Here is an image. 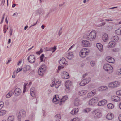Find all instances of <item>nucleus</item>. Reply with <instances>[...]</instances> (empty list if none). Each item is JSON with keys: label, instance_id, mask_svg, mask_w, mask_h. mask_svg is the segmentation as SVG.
Wrapping results in <instances>:
<instances>
[{"label": "nucleus", "instance_id": "1", "mask_svg": "<svg viewBox=\"0 0 121 121\" xmlns=\"http://www.w3.org/2000/svg\"><path fill=\"white\" fill-rule=\"evenodd\" d=\"M96 33L95 31H92L89 33L86 38V39L91 41L94 40L96 37Z\"/></svg>", "mask_w": 121, "mask_h": 121}, {"label": "nucleus", "instance_id": "2", "mask_svg": "<svg viewBox=\"0 0 121 121\" xmlns=\"http://www.w3.org/2000/svg\"><path fill=\"white\" fill-rule=\"evenodd\" d=\"M90 51L86 48L83 49L80 51L79 55L81 57L84 58L88 55Z\"/></svg>", "mask_w": 121, "mask_h": 121}, {"label": "nucleus", "instance_id": "3", "mask_svg": "<svg viewBox=\"0 0 121 121\" xmlns=\"http://www.w3.org/2000/svg\"><path fill=\"white\" fill-rule=\"evenodd\" d=\"M103 68L105 71L109 72V73L113 71V67L109 64H104L103 66Z\"/></svg>", "mask_w": 121, "mask_h": 121}, {"label": "nucleus", "instance_id": "4", "mask_svg": "<svg viewBox=\"0 0 121 121\" xmlns=\"http://www.w3.org/2000/svg\"><path fill=\"white\" fill-rule=\"evenodd\" d=\"M91 80L90 77H88L86 79H84L82 80L80 83V85L81 86H84L89 83Z\"/></svg>", "mask_w": 121, "mask_h": 121}, {"label": "nucleus", "instance_id": "5", "mask_svg": "<svg viewBox=\"0 0 121 121\" xmlns=\"http://www.w3.org/2000/svg\"><path fill=\"white\" fill-rule=\"evenodd\" d=\"M28 61L30 63H32L35 62V56L33 55H30L27 58Z\"/></svg>", "mask_w": 121, "mask_h": 121}, {"label": "nucleus", "instance_id": "6", "mask_svg": "<svg viewBox=\"0 0 121 121\" xmlns=\"http://www.w3.org/2000/svg\"><path fill=\"white\" fill-rule=\"evenodd\" d=\"M26 115V112L23 110H20L19 113L17 115V117H22V118L25 117Z\"/></svg>", "mask_w": 121, "mask_h": 121}, {"label": "nucleus", "instance_id": "7", "mask_svg": "<svg viewBox=\"0 0 121 121\" xmlns=\"http://www.w3.org/2000/svg\"><path fill=\"white\" fill-rule=\"evenodd\" d=\"M67 61L63 57L59 61V63L61 66L66 65H67Z\"/></svg>", "mask_w": 121, "mask_h": 121}, {"label": "nucleus", "instance_id": "8", "mask_svg": "<svg viewBox=\"0 0 121 121\" xmlns=\"http://www.w3.org/2000/svg\"><path fill=\"white\" fill-rule=\"evenodd\" d=\"M120 84V82L116 81L110 83L109 85V87H117Z\"/></svg>", "mask_w": 121, "mask_h": 121}, {"label": "nucleus", "instance_id": "9", "mask_svg": "<svg viewBox=\"0 0 121 121\" xmlns=\"http://www.w3.org/2000/svg\"><path fill=\"white\" fill-rule=\"evenodd\" d=\"M21 90L18 88H17L14 91L13 94L15 96H18L21 94Z\"/></svg>", "mask_w": 121, "mask_h": 121}, {"label": "nucleus", "instance_id": "10", "mask_svg": "<svg viewBox=\"0 0 121 121\" xmlns=\"http://www.w3.org/2000/svg\"><path fill=\"white\" fill-rule=\"evenodd\" d=\"M61 76L63 79H67L69 78V76L68 73L66 72H64L61 74Z\"/></svg>", "mask_w": 121, "mask_h": 121}, {"label": "nucleus", "instance_id": "11", "mask_svg": "<svg viewBox=\"0 0 121 121\" xmlns=\"http://www.w3.org/2000/svg\"><path fill=\"white\" fill-rule=\"evenodd\" d=\"M96 92V90L94 89L93 90L88 94L87 97L89 98L91 97L95 94Z\"/></svg>", "mask_w": 121, "mask_h": 121}, {"label": "nucleus", "instance_id": "12", "mask_svg": "<svg viewBox=\"0 0 121 121\" xmlns=\"http://www.w3.org/2000/svg\"><path fill=\"white\" fill-rule=\"evenodd\" d=\"M111 100L115 102H117L120 101V98L117 96H112Z\"/></svg>", "mask_w": 121, "mask_h": 121}, {"label": "nucleus", "instance_id": "13", "mask_svg": "<svg viewBox=\"0 0 121 121\" xmlns=\"http://www.w3.org/2000/svg\"><path fill=\"white\" fill-rule=\"evenodd\" d=\"M82 45L84 47H87L90 45L89 42L86 40H83L82 41Z\"/></svg>", "mask_w": 121, "mask_h": 121}, {"label": "nucleus", "instance_id": "14", "mask_svg": "<svg viewBox=\"0 0 121 121\" xmlns=\"http://www.w3.org/2000/svg\"><path fill=\"white\" fill-rule=\"evenodd\" d=\"M45 71L42 69V68H39L38 71V74L42 76H43L44 75L43 72Z\"/></svg>", "mask_w": 121, "mask_h": 121}, {"label": "nucleus", "instance_id": "15", "mask_svg": "<svg viewBox=\"0 0 121 121\" xmlns=\"http://www.w3.org/2000/svg\"><path fill=\"white\" fill-rule=\"evenodd\" d=\"M114 115L112 113H108L106 116V118L109 120H111L114 118Z\"/></svg>", "mask_w": 121, "mask_h": 121}, {"label": "nucleus", "instance_id": "16", "mask_svg": "<svg viewBox=\"0 0 121 121\" xmlns=\"http://www.w3.org/2000/svg\"><path fill=\"white\" fill-rule=\"evenodd\" d=\"M65 91L67 93L69 92L70 91V85L68 83H66L65 84Z\"/></svg>", "mask_w": 121, "mask_h": 121}, {"label": "nucleus", "instance_id": "17", "mask_svg": "<svg viewBox=\"0 0 121 121\" xmlns=\"http://www.w3.org/2000/svg\"><path fill=\"white\" fill-rule=\"evenodd\" d=\"M102 113L99 112L96 113L94 115V118L95 119L99 118L102 117Z\"/></svg>", "mask_w": 121, "mask_h": 121}, {"label": "nucleus", "instance_id": "18", "mask_svg": "<svg viewBox=\"0 0 121 121\" xmlns=\"http://www.w3.org/2000/svg\"><path fill=\"white\" fill-rule=\"evenodd\" d=\"M66 56L68 59H71L73 57V53L71 52H69L67 54Z\"/></svg>", "mask_w": 121, "mask_h": 121}, {"label": "nucleus", "instance_id": "19", "mask_svg": "<svg viewBox=\"0 0 121 121\" xmlns=\"http://www.w3.org/2000/svg\"><path fill=\"white\" fill-rule=\"evenodd\" d=\"M30 69V66L29 65L25 66L23 68V73H25L26 72L29 70Z\"/></svg>", "mask_w": 121, "mask_h": 121}, {"label": "nucleus", "instance_id": "20", "mask_svg": "<svg viewBox=\"0 0 121 121\" xmlns=\"http://www.w3.org/2000/svg\"><path fill=\"white\" fill-rule=\"evenodd\" d=\"M68 99V96L67 95H65L63 96L62 99L60 100V104L61 105L62 102H64L65 101Z\"/></svg>", "mask_w": 121, "mask_h": 121}, {"label": "nucleus", "instance_id": "21", "mask_svg": "<svg viewBox=\"0 0 121 121\" xmlns=\"http://www.w3.org/2000/svg\"><path fill=\"white\" fill-rule=\"evenodd\" d=\"M96 46L99 50L100 51L103 50V46L100 43H97L96 44Z\"/></svg>", "mask_w": 121, "mask_h": 121}, {"label": "nucleus", "instance_id": "22", "mask_svg": "<svg viewBox=\"0 0 121 121\" xmlns=\"http://www.w3.org/2000/svg\"><path fill=\"white\" fill-rule=\"evenodd\" d=\"M43 12L42 9L41 8H39L37 10H36L35 13L37 15H40Z\"/></svg>", "mask_w": 121, "mask_h": 121}, {"label": "nucleus", "instance_id": "23", "mask_svg": "<svg viewBox=\"0 0 121 121\" xmlns=\"http://www.w3.org/2000/svg\"><path fill=\"white\" fill-rule=\"evenodd\" d=\"M59 100L57 98L56 95H55L53 98L52 102L54 103L57 104L59 103Z\"/></svg>", "mask_w": 121, "mask_h": 121}, {"label": "nucleus", "instance_id": "24", "mask_svg": "<svg viewBox=\"0 0 121 121\" xmlns=\"http://www.w3.org/2000/svg\"><path fill=\"white\" fill-rule=\"evenodd\" d=\"M87 92V90L81 91L79 92V94L80 96H82L85 94Z\"/></svg>", "mask_w": 121, "mask_h": 121}, {"label": "nucleus", "instance_id": "25", "mask_svg": "<svg viewBox=\"0 0 121 121\" xmlns=\"http://www.w3.org/2000/svg\"><path fill=\"white\" fill-rule=\"evenodd\" d=\"M115 45V43L114 41H111L109 42L108 44L109 47L111 48L114 47Z\"/></svg>", "mask_w": 121, "mask_h": 121}, {"label": "nucleus", "instance_id": "26", "mask_svg": "<svg viewBox=\"0 0 121 121\" xmlns=\"http://www.w3.org/2000/svg\"><path fill=\"white\" fill-rule=\"evenodd\" d=\"M102 39L104 41L106 42L108 39V35L106 34H104L103 35Z\"/></svg>", "mask_w": 121, "mask_h": 121}, {"label": "nucleus", "instance_id": "27", "mask_svg": "<svg viewBox=\"0 0 121 121\" xmlns=\"http://www.w3.org/2000/svg\"><path fill=\"white\" fill-rule=\"evenodd\" d=\"M56 120V121H60L61 119V117L60 114H57L55 116Z\"/></svg>", "mask_w": 121, "mask_h": 121}, {"label": "nucleus", "instance_id": "28", "mask_svg": "<svg viewBox=\"0 0 121 121\" xmlns=\"http://www.w3.org/2000/svg\"><path fill=\"white\" fill-rule=\"evenodd\" d=\"M56 47L55 46L52 48H50L48 49H46L47 51H52V53L54 52L56 50Z\"/></svg>", "mask_w": 121, "mask_h": 121}, {"label": "nucleus", "instance_id": "29", "mask_svg": "<svg viewBox=\"0 0 121 121\" xmlns=\"http://www.w3.org/2000/svg\"><path fill=\"white\" fill-rule=\"evenodd\" d=\"M81 103L80 100H75L74 101V105L76 106H78L81 105Z\"/></svg>", "mask_w": 121, "mask_h": 121}, {"label": "nucleus", "instance_id": "30", "mask_svg": "<svg viewBox=\"0 0 121 121\" xmlns=\"http://www.w3.org/2000/svg\"><path fill=\"white\" fill-rule=\"evenodd\" d=\"M107 107L109 109H112L114 108V106L112 104L109 103L107 105Z\"/></svg>", "mask_w": 121, "mask_h": 121}, {"label": "nucleus", "instance_id": "31", "mask_svg": "<svg viewBox=\"0 0 121 121\" xmlns=\"http://www.w3.org/2000/svg\"><path fill=\"white\" fill-rule=\"evenodd\" d=\"M7 111L4 110H1L0 111V116H3L5 115Z\"/></svg>", "mask_w": 121, "mask_h": 121}, {"label": "nucleus", "instance_id": "32", "mask_svg": "<svg viewBox=\"0 0 121 121\" xmlns=\"http://www.w3.org/2000/svg\"><path fill=\"white\" fill-rule=\"evenodd\" d=\"M91 110V109L90 108H86L83 111V112L85 113H87L90 112Z\"/></svg>", "mask_w": 121, "mask_h": 121}, {"label": "nucleus", "instance_id": "33", "mask_svg": "<svg viewBox=\"0 0 121 121\" xmlns=\"http://www.w3.org/2000/svg\"><path fill=\"white\" fill-rule=\"evenodd\" d=\"M60 85V82L59 81L56 82L55 84V87L56 88H57L59 87Z\"/></svg>", "mask_w": 121, "mask_h": 121}, {"label": "nucleus", "instance_id": "34", "mask_svg": "<svg viewBox=\"0 0 121 121\" xmlns=\"http://www.w3.org/2000/svg\"><path fill=\"white\" fill-rule=\"evenodd\" d=\"M115 33L117 35L121 34V27L119 28L117 30H116Z\"/></svg>", "mask_w": 121, "mask_h": 121}, {"label": "nucleus", "instance_id": "35", "mask_svg": "<svg viewBox=\"0 0 121 121\" xmlns=\"http://www.w3.org/2000/svg\"><path fill=\"white\" fill-rule=\"evenodd\" d=\"M107 88V87L105 86H101L99 88V90L100 91H102L104 90Z\"/></svg>", "mask_w": 121, "mask_h": 121}, {"label": "nucleus", "instance_id": "36", "mask_svg": "<svg viewBox=\"0 0 121 121\" xmlns=\"http://www.w3.org/2000/svg\"><path fill=\"white\" fill-rule=\"evenodd\" d=\"M14 117L13 116H11L9 117L8 118V121H14Z\"/></svg>", "mask_w": 121, "mask_h": 121}, {"label": "nucleus", "instance_id": "37", "mask_svg": "<svg viewBox=\"0 0 121 121\" xmlns=\"http://www.w3.org/2000/svg\"><path fill=\"white\" fill-rule=\"evenodd\" d=\"M114 60L113 58L110 57H108V61L110 63H113Z\"/></svg>", "mask_w": 121, "mask_h": 121}, {"label": "nucleus", "instance_id": "38", "mask_svg": "<svg viewBox=\"0 0 121 121\" xmlns=\"http://www.w3.org/2000/svg\"><path fill=\"white\" fill-rule=\"evenodd\" d=\"M112 39L114 42L117 41L118 40L119 38L118 36H116L113 37Z\"/></svg>", "mask_w": 121, "mask_h": 121}, {"label": "nucleus", "instance_id": "39", "mask_svg": "<svg viewBox=\"0 0 121 121\" xmlns=\"http://www.w3.org/2000/svg\"><path fill=\"white\" fill-rule=\"evenodd\" d=\"M91 106H93L95 104L94 103L93 100H92V99H91L90 100L89 102L88 103Z\"/></svg>", "mask_w": 121, "mask_h": 121}, {"label": "nucleus", "instance_id": "40", "mask_svg": "<svg viewBox=\"0 0 121 121\" xmlns=\"http://www.w3.org/2000/svg\"><path fill=\"white\" fill-rule=\"evenodd\" d=\"M94 104L98 102V98L97 97H94L92 99Z\"/></svg>", "mask_w": 121, "mask_h": 121}, {"label": "nucleus", "instance_id": "41", "mask_svg": "<svg viewBox=\"0 0 121 121\" xmlns=\"http://www.w3.org/2000/svg\"><path fill=\"white\" fill-rule=\"evenodd\" d=\"M27 84L25 83L24 84L23 86V92L24 93L26 91V86Z\"/></svg>", "mask_w": 121, "mask_h": 121}, {"label": "nucleus", "instance_id": "42", "mask_svg": "<svg viewBox=\"0 0 121 121\" xmlns=\"http://www.w3.org/2000/svg\"><path fill=\"white\" fill-rule=\"evenodd\" d=\"M102 105H104L106 104L107 103V101L106 100L104 99L101 101Z\"/></svg>", "mask_w": 121, "mask_h": 121}, {"label": "nucleus", "instance_id": "43", "mask_svg": "<svg viewBox=\"0 0 121 121\" xmlns=\"http://www.w3.org/2000/svg\"><path fill=\"white\" fill-rule=\"evenodd\" d=\"M44 54H42L40 56V61L41 62H42L43 61V58L44 57Z\"/></svg>", "mask_w": 121, "mask_h": 121}, {"label": "nucleus", "instance_id": "44", "mask_svg": "<svg viewBox=\"0 0 121 121\" xmlns=\"http://www.w3.org/2000/svg\"><path fill=\"white\" fill-rule=\"evenodd\" d=\"M43 52V50L42 48H41L39 51H38L36 52V53L38 55H39L41 53Z\"/></svg>", "mask_w": 121, "mask_h": 121}, {"label": "nucleus", "instance_id": "45", "mask_svg": "<svg viewBox=\"0 0 121 121\" xmlns=\"http://www.w3.org/2000/svg\"><path fill=\"white\" fill-rule=\"evenodd\" d=\"M52 79H53V82L52 83V84L50 85V86L52 87L54 86L55 84V79L54 78H52Z\"/></svg>", "mask_w": 121, "mask_h": 121}, {"label": "nucleus", "instance_id": "46", "mask_svg": "<svg viewBox=\"0 0 121 121\" xmlns=\"http://www.w3.org/2000/svg\"><path fill=\"white\" fill-rule=\"evenodd\" d=\"M64 67V66H58V70L57 71V73H58L59 71L61 69L63 68Z\"/></svg>", "mask_w": 121, "mask_h": 121}, {"label": "nucleus", "instance_id": "47", "mask_svg": "<svg viewBox=\"0 0 121 121\" xmlns=\"http://www.w3.org/2000/svg\"><path fill=\"white\" fill-rule=\"evenodd\" d=\"M3 30L4 32V33H5L7 31V25H5L3 27Z\"/></svg>", "mask_w": 121, "mask_h": 121}, {"label": "nucleus", "instance_id": "48", "mask_svg": "<svg viewBox=\"0 0 121 121\" xmlns=\"http://www.w3.org/2000/svg\"><path fill=\"white\" fill-rule=\"evenodd\" d=\"M30 95L32 97H34L35 96V94L34 92L33 91H31V90H30Z\"/></svg>", "mask_w": 121, "mask_h": 121}, {"label": "nucleus", "instance_id": "49", "mask_svg": "<svg viewBox=\"0 0 121 121\" xmlns=\"http://www.w3.org/2000/svg\"><path fill=\"white\" fill-rule=\"evenodd\" d=\"M79 119L78 118H75L72 119L70 121H79Z\"/></svg>", "mask_w": 121, "mask_h": 121}, {"label": "nucleus", "instance_id": "50", "mask_svg": "<svg viewBox=\"0 0 121 121\" xmlns=\"http://www.w3.org/2000/svg\"><path fill=\"white\" fill-rule=\"evenodd\" d=\"M46 67L45 65V64H43L39 68H42V69H43L44 70H45L46 69Z\"/></svg>", "mask_w": 121, "mask_h": 121}, {"label": "nucleus", "instance_id": "51", "mask_svg": "<svg viewBox=\"0 0 121 121\" xmlns=\"http://www.w3.org/2000/svg\"><path fill=\"white\" fill-rule=\"evenodd\" d=\"M4 103L1 101L0 102V110L2 109L4 106Z\"/></svg>", "mask_w": 121, "mask_h": 121}, {"label": "nucleus", "instance_id": "52", "mask_svg": "<svg viewBox=\"0 0 121 121\" xmlns=\"http://www.w3.org/2000/svg\"><path fill=\"white\" fill-rule=\"evenodd\" d=\"M73 109L74 110V112L75 114H77L78 111V109L75 108Z\"/></svg>", "mask_w": 121, "mask_h": 121}, {"label": "nucleus", "instance_id": "53", "mask_svg": "<svg viewBox=\"0 0 121 121\" xmlns=\"http://www.w3.org/2000/svg\"><path fill=\"white\" fill-rule=\"evenodd\" d=\"M90 64L92 66H94L95 64V61H91L90 62Z\"/></svg>", "mask_w": 121, "mask_h": 121}, {"label": "nucleus", "instance_id": "54", "mask_svg": "<svg viewBox=\"0 0 121 121\" xmlns=\"http://www.w3.org/2000/svg\"><path fill=\"white\" fill-rule=\"evenodd\" d=\"M11 92V91H10L9 93H8V94L6 95V98H9L12 95L10 94V93H10Z\"/></svg>", "mask_w": 121, "mask_h": 121}, {"label": "nucleus", "instance_id": "55", "mask_svg": "<svg viewBox=\"0 0 121 121\" xmlns=\"http://www.w3.org/2000/svg\"><path fill=\"white\" fill-rule=\"evenodd\" d=\"M4 15L5 14H3L2 17V19L0 23V24H1L3 22L4 19Z\"/></svg>", "mask_w": 121, "mask_h": 121}, {"label": "nucleus", "instance_id": "56", "mask_svg": "<svg viewBox=\"0 0 121 121\" xmlns=\"http://www.w3.org/2000/svg\"><path fill=\"white\" fill-rule=\"evenodd\" d=\"M116 94L117 95H120V90L117 91L116 92Z\"/></svg>", "mask_w": 121, "mask_h": 121}, {"label": "nucleus", "instance_id": "57", "mask_svg": "<svg viewBox=\"0 0 121 121\" xmlns=\"http://www.w3.org/2000/svg\"><path fill=\"white\" fill-rule=\"evenodd\" d=\"M42 112L43 113V117H45V112L43 110H42Z\"/></svg>", "mask_w": 121, "mask_h": 121}, {"label": "nucleus", "instance_id": "58", "mask_svg": "<svg viewBox=\"0 0 121 121\" xmlns=\"http://www.w3.org/2000/svg\"><path fill=\"white\" fill-rule=\"evenodd\" d=\"M74 110H73V109L70 112V113L71 114L73 115H75V113H74Z\"/></svg>", "mask_w": 121, "mask_h": 121}, {"label": "nucleus", "instance_id": "59", "mask_svg": "<svg viewBox=\"0 0 121 121\" xmlns=\"http://www.w3.org/2000/svg\"><path fill=\"white\" fill-rule=\"evenodd\" d=\"M105 24H106L105 22H102L100 24V26H103L104 25H105Z\"/></svg>", "mask_w": 121, "mask_h": 121}, {"label": "nucleus", "instance_id": "60", "mask_svg": "<svg viewBox=\"0 0 121 121\" xmlns=\"http://www.w3.org/2000/svg\"><path fill=\"white\" fill-rule=\"evenodd\" d=\"M101 101L99 102V103H98L97 104L98 106H101L102 105V103H101Z\"/></svg>", "mask_w": 121, "mask_h": 121}, {"label": "nucleus", "instance_id": "61", "mask_svg": "<svg viewBox=\"0 0 121 121\" xmlns=\"http://www.w3.org/2000/svg\"><path fill=\"white\" fill-rule=\"evenodd\" d=\"M118 49L115 48L113 49V52H116L118 51Z\"/></svg>", "mask_w": 121, "mask_h": 121}, {"label": "nucleus", "instance_id": "62", "mask_svg": "<svg viewBox=\"0 0 121 121\" xmlns=\"http://www.w3.org/2000/svg\"><path fill=\"white\" fill-rule=\"evenodd\" d=\"M74 44H73V45L72 46H71L69 48V50H70L72 48H73V46H74Z\"/></svg>", "mask_w": 121, "mask_h": 121}, {"label": "nucleus", "instance_id": "63", "mask_svg": "<svg viewBox=\"0 0 121 121\" xmlns=\"http://www.w3.org/2000/svg\"><path fill=\"white\" fill-rule=\"evenodd\" d=\"M118 118L119 120L120 121H121V114H120Z\"/></svg>", "mask_w": 121, "mask_h": 121}, {"label": "nucleus", "instance_id": "64", "mask_svg": "<svg viewBox=\"0 0 121 121\" xmlns=\"http://www.w3.org/2000/svg\"><path fill=\"white\" fill-rule=\"evenodd\" d=\"M51 92V90H48V94H50Z\"/></svg>", "mask_w": 121, "mask_h": 121}]
</instances>
